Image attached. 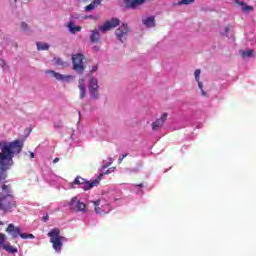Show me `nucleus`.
I'll use <instances>...</instances> for the list:
<instances>
[{"instance_id": "c85d7f7f", "label": "nucleus", "mask_w": 256, "mask_h": 256, "mask_svg": "<svg viewBox=\"0 0 256 256\" xmlns=\"http://www.w3.org/2000/svg\"><path fill=\"white\" fill-rule=\"evenodd\" d=\"M97 69H99V67L97 65L92 66V68L90 70V75H92V73H95V71H97Z\"/></svg>"}, {"instance_id": "7c9ffc66", "label": "nucleus", "mask_w": 256, "mask_h": 256, "mask_svg": "<svg viewBox=\"0 0 256 256\" xmlns=\"http://www.w3.org/2000/svg\"><path fill=\"white\" fill-rule=\"evenodd\" d=\"M95 213H101V208L99 206H95Z\"/></svg>"}, {"instance_id": "f3484780", "label": "nucleus", "mask_w": 256, "mask_h": 256, "mask_svg": "<svg viewBox=\"0 0 256 256\" xmlns=\"http://www.w3.org/2000/svg\"><path fill=\"white\" fill-rule=\"evenodd\" d=\"M234 3L242 7V11H244V13H247V11H253V6L247 5L244 1L235 0Z\"/></svg>"}, {"instance_id": "473e14b6", "label": "nucleus", "mask_w": 256, "mask_h": 256, "mask_svg": "<svg viewBox=\"0 0 256 256\" xmlns=\"http://www.w3.org/2000/svg\"><path fill=\"white\" fill-rule=\"evenodd\" d=\"M201 95H202V97H207V92L202 89V90H201Z\"/></svg>"}, {"instance_id": "5701e85b", "label": "nucleus", "mask_w": 256, "mask_h": 256, "mask_svg": "<svg viewBox=\"0 0 256 256\" xmlns=\"http://www.w3.org/2000/svg\"><path fill=\"white\" fill-rule=\"evenodd\" d=\"M19 237H21V239H35V236L33 234L21 233V230Z\"/></svg>"}, {"instance_id": "0eeeda50", "label": "nucleus", "mask_w": 256, "mask_h": 256, "mask_svg": "<svg viewBox=\"0 0 256 256\" xmlns=\"http://www.w3.org/2000/svg\"><path fill=\"white\" fill-rule=\"evenodd\" d=\"M45 73H46V75H52V77H54V79H56L57 81H64L66 83H70L71 81H73L75 79V77H73V75H63V74L57 73L53 70H46Z\"/></svg>"}, {"instance_id": "f704fd0d", "label": "nucleus", "mask_w": 256, "mask_h": 256, "mask_svg": "<svg viewBox=\"0 0 256 256\" xmlns=\"http://www.w3.org/2000/svg\"><path fill=\"white\" fill-rule=\"evenodd\" d=\"M54 127H55V129H61V125L60 124H54Z\"/></svg>"}, {"instance_id": "cd10ccee", "label": "nucleus", "mask_w": 256, "mask_h": 256, "mask_svg": "<svg viewBox=\"0 0 256 256\" xmlns=\"http://www.w3.org/2000/svg\"><path fill=\"white\" fill-rule=\"evenodd\" d=\"M21 27H22V29H23L24 31H29V25H27V23L22 22V23H21Z\"/></svg>"}, {"instance_id": "412c9836", "label": "nucleus", "mask_w": 256, "mask_h": 256, "mask_svg": "<svg viewBox=\"0 0 256 256\" xmlns=\"http://www.w3.org/2000/svg\"><path fill=\"white\" fill-rule=\"evenodd\" d=\"M36 45L38 51H49V44L47 43L37 42Z\"/></svg>"}, {"instance_id": "58836bf2", "label": "nucleus", "mask_w": 256, "mask_h": 256, "mask_svg": "<svg viewBox=\"0 0 256 256\" xmlns=\"http://www.w3.org/2000/svg\"><path fill=\"white\" fill-rule=\"evenodd\" d=\"M94 51H99V47L95 46L94 48Z\"/></svg>"}, {"instance_id": "9d476101", "label": "nucleus", "mask_w": 256, "mask_h": 256, "mask_svg": "<svg viewBox=\"0 0 256 256\" xmlns=\"http://www.w3.org/2000/svg\"><path fill=\"white\" fill-rule=\"evenodd\" d=\"M21 141L19 140H15V141H12V142H0V149H1V152L0 153H3V150L4 149H8V151H13V149H19V147H21Z\"/></svg>"}, {"instance_id": "bb28decb", "label": "nucleus", "mask_w": 256, "mask_h": 256, "mask_svg": "<svg viewBox=\"0 0 256 256\" xmlns=\"http://www.w3.org/2000/svg\"><path fill=\"white\" fill-rule=\"evenodd\" d=\"M129 155V153H126V154H121L119 159H118V163H123V159H125V157H127Z\"/></svg>"}, {"instance_id": "20e7f679", "label": "nucleus", "mask_w": 256, "mask_h": 256, "mask_svg": "<svg viewBox=\"0 0 256 256\" xmlns=\"http://www.w3.org/2000/svg\"><path fill=\"white\" fill-rule=\"evenodd\" d=\"M48 237L50 238L53 249L56 250L57 253H61L63 241H67V238L61 236V230H59V228H53L48 232Z\"/></svg>"}, {"instance_id": "423d86ee", "label": "nucleus", "mask_w": 256, "mask_h": 256, "mask_svg": "<svg viewBox=\"0 0 256 256\" xmlns=\"http://www.w3.org/2000/svg\"><path fill=\"white\" fill-rule=\"evenodd\" d=\"M99 179H95L93 181H87L85 178L81 176H77L72 185H82V189L84 191H89V189H93V187H97L99 185Z\"/></svg>"}, {"instance_id": "c756f323", "label": "nucleus", "mask_w": 256, "mask_h": 256, "mask_svg": "<svg viewBox=\"0 0 256 256\" xmlns=\"http://www.w3.org/2000/svg\"><path fill=\"white\" fill-rule=\"evenodd\" d=\"M198 82V88L200 89V91H203V83H201L200 81Z\"/></svg>"}, {"instance_id": "e433bc0d", "label": "nucleus", "mask_w": 256, "mask_h": 256, "mask_svg": "<svg viewBox=\"0 0 256 256\" xmlns=\"http://www.w3.org/2000/svg\"><path fill=\"white\" fill-rule=\"evenodd\" d=\"M48 219H49V216H44V217H43V220H44V221H47Z\"/></svg>"}, {"instance_id": "9b49d317", "label": "nucleus", "mask_w": 256, "mask_h": 256, "mask_svg": "<svg viewBox=\"0 0 256 256\" xmlns=\"http://www.w3.org/2000/svg\"><path fill=\"white\" fill-rule=\"evenodd\" d=\"M116 37L123 43V39L127 37V34L129 33V26L127 24H122L117 30H116Z\"/></svg>"}, {"instance_id": "4c0bfd02", "label": "nucleus", "mask_w": 256, "mask_h": 256, "mask_svg": "<svg viewBox=\"0 0 256 256\" xmlns=\"http://www.w3.org/2000/svg\"><path fill=\"white\" fill-rule=\"evenodd\" d=\"M30 157L33 159V158L35 157V153L32 152V153L30 154Z\"/></svg>"}, {"instance_id": "1a4fd4ad", "label": "nucleus", "mask_w": 256, "mask_h": 256, "mask_svg": "<svg viewBox=\"0 0 256 256\" xmlns=\"http://www.w3.org/2000/svg\"><path fill=\"white\" fill-rule=\"evenodd\" d=\"M70 209L72 211H78L84 213V211L87 209V205L81 201L77 200V197H73L69 203Z\"/></svg>"}, {"instance_id": "2f4dec72", "label": "nucleus", "mask_w": 256, "mask_h": 256, "mask_svg": "<svg viewBox=\"0 0 256 256\" xmlns=\"http://www.w3.org/2000/svg\"><path fill=\"white\" fill-rule=\"evenodd\" d=\"M100 204H101V200H96L94 202L95 207H99Z\"/></svg>"}, {"instance_id": "2eb2a0df", "label": "nucleus", "mask_w": 256, "mask_h": 256, "mask_svg": "<svg viewBox=\"0 0 256 256\" xmlns=\"http://www.w3.org/2000/svg\"><path fill=\"white\" fill-rule=\"evenodd\" d=\"M126 9H137V7H141L145 0H124Z\"/></svg>"}, {"instance_id": "a19ab883", "label": "nucleus", "mask_w": 256, "mask_h": 256, "mask_svg": "<svg viewBox=\"0 0 256 256\" xmlns=\"http://www.w3.org/2000/svg\"><path fill=\"white\" fill-rule=\"evenodd\" d=\"M3 235H4V234L0 232V240L2 239Z\"/></svg>"}, {"instance_id": "a878e982", "label": "nucleus", "mask_w": 256, "mask_h": 256, "mask_svg": "<svg viewBox=\"0 0 256 256\" xmlns=\"http://www.w3.org/2000/svg\"><path fill=\"white\" fill-rule=\"evenodd\" d=\"M200 75H201V70L200 69L195 70L194 76H195L196 81H199Z\"/></svg>"}, {"instance_id": "6e6552de", "label": "nucleus", "mask_w": 256, "mask_h": 256, "mask_svg": "<svg viewBox=\"0 0 256 256\" xmlns=\"http://www.w3.org/2000/svg\"><path fill=\"white\" fill-rule=\"evenodd\" d=\"M7 240V235L3 234L2 239H0V249H4V251H7V253H11V255H15V253H18L19 250L15 246H11L9 242L5 243Z\"/></svg>"}, {"instance_id": "ea45409f", "label": "nucleus", "mask_w": 256, "mask_h": 256, "mask_svg": "<svg viewBox=\"0 0 256 256\" xmlns=\"http://www.w3.org/2000/svg\"><path fill=\"white\" fill-rule=\"evenodd\" d=\"M136 187H143V183L137 184Z\"/></svg>"}, {"instance_id": "f257e3e1", "label": "nucleus", "mask_w": 256, "mask_h": 256, "mask_svg": "<svg viewBox=\"0 0 256 256\" xmlns=\"http://www.w3.org/2000/svg\"><path fill=\"white\" fill-rule=\"evenodd\" d=\"M23 146H19V149H13L9 151V148H4L3 153H0V187L3 191V185L7 179V171H9L11 165H13V158L18 154Z\"/></svg>"}, {"instance_id": "dca6fc26", "label": "nucleus", "mask_w": 256, "mask_h": 256, "mask_svg": "<svg viewBox=\"0 0 256 256\" xmlns=\"http://www.w3.org/2000/svg\"><path fill=\"white\" fill-rule=\"evenodd\" d=\"M78 88L80 90V99H85V95H87V89L85 88V80L84 79H79L78 82Z\"/></svg>"}, {"instance_id": "a211bd4d", "label": "nucleus", "mask_w": 256, "mask_h": 256, "mask_svg": "<svg viewBox=\"0 0 256 256\" xmlns=\"http://www.w3.org/2000/svg\"><path fill=\"white\" fill-rule=\"evenodd\" d=\"M142 22H143V25H145V27H149V28L155 27V17L153 16L143 19Z\"/></svg>"}, {"instance_id": "aec40b11", "label": "nucleus", "mask_w": 256, "mask_h": 256, "mask_svg": "<svg viewBox=\"0 0 256 256\" xmlns=\"http://www.w3.org/2000/svg\"><path fill=\"white\" fill-rule=\"evenodd\" d=\"M99 5H101V0H94L92 3L85 7V11H93V9H95V7H99Z\"/></svg>"}, {"instance_id": "7ed1b4c3", "label": "nucleus", "mask_w": 256, "mask_h": 256, "mask_svg": "<svg viewBox=\"0 0 256 256\" xmlns=\"http://www.w3.org/2000/svg\"><path fill=\"white\" fill-rule=\"evenodd\" d=\"M121 20L118 18H112L111 20L106 21L103 25L99 26L98 29L95 28L91 31L90 41L91 43H99L101 41V33H107V31H111V29H115V27H119Z\"/></svg>"}, {"instance_id": "39448f33", "label": "nucleus", "mask_w": 256, "mask_h": 256, "mask_svg": "<svg viewBox=\"0 0 256 256\" xmlns=\"http://www.w3.org/2000/svg\"><path fill=\"white\" fill-rule=\"evenodd\" d=\"M85 63H87V57L81 53L72 54L73 71L78 75L85 73Z\"/></svg>"}, {"instance_id": "37998d69", "label": "nucleus", "mask_w": 256, "mask_h": 256, "mask_svg": "<svg viewBox=\"0 0 256 256\" xmlns=\"http://www.w3.org/2000/svg\"><path fill=\"white\" fill-rule=\"evenodd\" d=\"M15 1V3H17V0H14Z\"/></svg>"}, {"instance_id": "4468645a", "label": "nucleus", "mask_w": 256, "mask_h": 256, "mask_svg": "<svg viewBox=\"0 0 256 256\" xmlns=\"http://www.w3.org/2000/svg\"><path fill=\"white\" fill-rule=\"evenodd\" d=\"M99 89V84H97V81H95V78H91L90 84H89V92L94 99H97L99 97V94H97V91Z\"/></svg>"}, {"instance_id": "4be33fe9", "label": "nucleus", "mask_w": 256, "mask_h": 256, "mask_svg": "<svg viewBox=\"0 0 256 256\" xmlns=\"http://www.w3.org/2000/svg\"><path fill=\"white\" fill-rule=\"evenodd\" d=\"M54 65H58L60 67H68L67 62L63 61L61 58H54Z\"/></svg>"}, {"instance_id": "6ab92c4d", "label": "nucleus", "mask_w": 256, "mask_h": 256, "mask_svg": "<svg viewBox=\"0 0 256 256\" xmlns=\"http://www.w3.org/2000/svg\"><path fill=\"white\" fill-rule=\"evenodd\" d=\"M70 33H72L73 35H75V33L81 31V26H75V23L73 22H69L68 25H67Z\"/></svg>"}, {"instance_id": "72a5a7b5", "label": "nucleus", "mask_w": 256, "mask_h": 256, "mask_svg": "<svg viewBox=\"0 0 256 256\" xmlns=\"http://www.w3.org/2000/svg\"><path fill=\"white\" fill-rule=\"evenodd\" d=\"M229 31H231V27L230 26H226L225 27V33H229Z\"/></svg>"}, {"instance_id": "f03ea898", "label": "nucleus", "mask_w": 256, "mask_h": 256, "mask_svg": "<svg viewBox=\"0 0 256 256\" xmlns=\"http://www.w3.org/2000/svg\"><path fill=\"white\" fill-rule=\"evenodd\" d=\"M13 209H17V201L13 194V188L11 184L2 185V193H0V211L12 213Z\"/></svg>"}, {"instance_id": "c9c22d12", "label": "nucleus", "mask_w": 256, "mask_h": 256, "mask_svg": "<svg viewBox=\"0 0 256 256\" xmlns=\"http://www.w3.org/2000/svg\"><path fill=\"white\" fill-rule=\"evenodd\" d=\"M53 163H59V158H55V159L53 160Z\"/></svg>"}, {"instance_id": "393cba45", "label": "nucleus", "mask_w": 256, "mask_h": 256, "mask_svg": "<svg viewBox=\"0 0 256 256\" xmlns=\"http://www.w3.org/2000/svg\"><path fill=\"white\" fill-rule=\"evenodd\" d=\"M253 53H255L254 50H246V51L242 52V56L243 57H253Z\"/></svg>"}, {"instance_id": "f8f14e48", "label": "nucleus", "mask_w": 256, "mask_h": 256, "mask_svg": "<svg viewBox=\"0 0 256 256\" xmlns=\"http://www.w3.org/2000/svg\"><path fill=\"white\" fill-rule=\"evenodd\" d=\"M168 115L169 114H167V112H164L160 118H158L156 121H154L152 123V131H158V129H161V127H163V125H165Z\"/></svg>"}, {"instance_id": "79ce46f5", "label": "nucleus", "mask_w": 256, "mask_h": 256, "mask_svg": "<svg viewBox=\"0 0 256 256\" xmlns=\"http://www.w3.org/2000/svg\"><path fill=\"white\" fill-rule=\"evenodd\" d=\"M0 225H5V223L3 221H0Z\"/></svg>"}, {"instance_id": "b1692460", "label": "nucleus", "mask_w": 256, "mask_h": 256, "mask_svg": "<svg viewBox=\"0 0 256 256\" xmlns=\"http://www.w3.org/2000/svg\"><path fill=\"white\" fill-rule=\"evenodd\" d=\"M193 3H195V0H181L177 3V5H191Z\"/></svg>"}, {"instance_id": "ddd939ff", "label": "nucleus", "mask_w": 256, "mask_h": 256, "mask_svg": "<svg viewBox=\"0 0 256 256\" xmlns=\"http://www.w3.org/2000/svg\"><path fill=\"white\" fill-rule=\"evenodd\" d=\"M5 231L8 235H11L12 239H17L21 233V227L9 224Z\"/></svg>"}]
</instances>
